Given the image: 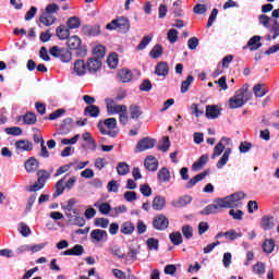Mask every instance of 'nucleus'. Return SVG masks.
<instances>
[{
    "label": "nucleus",
    "mask_w": 279,
    "mask_h": 279,
    "mask_svg": "<svg viewBox=\"0 0 279 279\" xmlns=\"http://www.w3.org/2000/svg\"><path fill=\"white\" fill-rule=\"evenodd\" d=\"M245 198V193L235 192L227 197L219 198L215 204L206 206L201 215H217L220 213L221 208H239L241 206V199Z\"/></svg>",
    "instance_id": "f257e3e1"
},
{
    "label": "nucleus",
    "mask_w": 279,
    "mask_h": 279,
    "mask_svg": "<svg viewBox=\"0 0 279 279\" xmlns=\"http://www.w3.org/2000/svg\"><path fill=\"white\" fill-rule=\"evenodd\" d=\"M252 97L253 94L250 92V85H243L242 88L238 89L234 96L229 99V108H231V110L243 108Z\"/></svg>",
    "instance_id": "f03ea898"
},
{
    "label": "nucleus",
    "mask_w": 279,
    "mask_h": 279,
    "mask_svg": "<svg viewBox=\"0 0 279 279\" xmlns=\"http://www.w3.org/2000/svg\"><path fill=\"white\" fill-rule=\"evenodd\" d=\"M117 128V119L116 118H109L106 119L104 122L99 121L98 122V130L102 134H106L107 136H111V138L117 137L118 132L112 131L116 130Z\"/></svg>",
    "instance_id": "7ed1b4c3"
},
{
    "label": "nucleus",
    "mask_w": 279,
    "mask_h": 279,
    "mask_svg": "<svg viewBox=\"0 0 279 279\" xmlns=\"http://www.w3.org/2000/svg\"><path fill=\"white\" fill-rule=\"evenodd\" d=\"M66 45L69 49L77 51L76 53L80 58H86V56L88 54V50L86 49V47L82 46V38H80V36L77 35L69 37Z\"/></svg>",
    "instance_id": "20e7f679"
},
{
    "label": "nucleus",
    "mask_w": 279,
    "mask_h": 279,
    "mask_svg": "<svg viewBox=\"0 0 279 279\" xmlns=\"http://www.w3.org/2000/svg\"><path fill=\"white\" fill-rule=\"evenodd\" d=\"M120 29L123 34L130 32V20L125 17H118L106 25V29Z\"/></svg>",
    "instance_id": "39448f33"
},
{
    "label": "nucleus",
    "mask_w": 279,
    "mask_h": 279,
    "mask_svg": "<svg viewBox=\"0 0 279 279\" xmlns=\"http://www.w3.org/2000/svg\"><path fill=\"white\" fill-rule=\"evenodd\" d=\"M50 56L53 58H59L61 62H71L73 58V54L69 51V49L60 48L58 46L50 48Z\"/></svg>",
    "instance_id": "423d86ee"
},
{
    "label": "nucleus",
    "mask_w": 279,
    "mask_h": 279,
    "mask_svg": "<svg viewBox=\"0 0 279 279\" xmlns=\"http://www.w3.org/2000/svg\"><path fill=\"white\" fill-rule=\"evenodd\" d=\"M65 216L68 217L69 223L72 226H78L80 228L86 226V220L80 215V210L77 209L73 211H66Z\"/></svg>",
    "instance_id": "0eeeda50"
},
{
    "label": "nucleus",
    "mask_w": 279,
    "mask_h": 279,
    "mask_svg": "<svg viewBox=\"0 0 279 279\" xmlns=\"http://www.w3.org/2000/svg\"><path fill=\"white\" fill-rule=\"evenodd\" d=\"M105 102H106L107 112L109 116L120 114L121 112H124V110H128V106L117 105V102H114V100L110 98H106Z\"/></svg>",
    "instance_id": "6e6552de"
},
{
    "label": "nucleus",
    "mask_w": 279,
    "mask_h": 279,
    "mask_svg": "<svg viewBox=\"0 0 279 279\" xmlns=\"http://www.w3.org/2000/svg\"><path fill=\"white\" fill-rule=\"evenodd\" d=\"M92 243H106L108 241V232L106 230L94 229L90 232Z\"/></svg>",
    "instance_id": "1a4fd4ad"
},
{
    "label": "nucleus",
    "mask_w": 279,
    "mask_h": 279,
    "mask_svg": "<svg viewBox=\"0 0 279 279\" xmlns=\"http://www.w3.org/2000/svg\"><path fill=\"white\" fill-rule=\"evenodd\" d=\"M155 146H156V140L150 137H145L137 143L135 151H146V149H154Z\"/></svg>",
    "instance_id": "9d476101"
},
{
    "label": "nucleus",
    "mask_w": 279,
    "mask_h": 279,
    "mask_svg": "<svg viewBox=\"0 0 279 279\" xmlns=\"http://www.w3.org/2000/svg\"><path fill=\"white\" fill-rule=\"evenodd\" d=\"M153 226L155 230H167L169 228V219L165 215H159L154 219Z\"/></svg>",
    "instance_id": "9b49d317"
},
{
    "label": "nucleus",
    "mask_w": 279,
    "mask_h": 279,
    "mask_svg": "<svg viewBox=\"0 0 279 279\" xmlns=\"http://www.w3.org/2000/svg\"><path fill=\"white\" fill-rule=\"evenodd\" d=\"M221 236H225V239H227V241H236V239H241V236H243V233L242 232H236V230L231 229L227 232L217 233L215 239H221Z\"/></svg>",
    "instance_id": "f8f14e48"
},
{
    "label": "nucleus",
    "mask_w": 279,
    "mask_h": 279,
    "mask_svg": "<svg viewBox=\"0 0 279 279\" xmlns=\"http://www.w3.org/2000/svg\"><path fill=\"white\" fill-rule=\"evenodd\" d=\"M223 143H226L227 145L230 144V138L222 137L220 140V142L215 146L214 153L211 155V158L214 160H215V158H219V156H221V154H223V149H226V145H223Z\"/></svg>",
    "instance_id": "ddd939ff"
},
{
    "label": "nucleus",
    "mask_w": 279,
    "mask_h": 279,
    "mask_svg": "<svg viewBox=\"0 0 279 279\" xmlns=\"http://www.w3.org/2000/svg\"><path fill=\"white\" fill-rule=\"evenodd\" d=\"M15 149L17 151H32V149H34V144L28 140H20L15 142Z\"/></svg>",
    "instance_id": "4468645a"
},
{
    "label": "nucleus",
    "mask_w": 279,
    "mask_h": 279,
    "mask_svg": "<svg viewBox=\"0 0 279 279\" xmlns=\"http://www.w3.org/2000/svg\"><path fill=\"white\" fill-rule=\"evenodd\" d=\"M24 167L27 173H34L40 167V162L36 160V157H31L25 161Z\"/></svg>",
    "instance_id": "2eb2a0df"
},
{
    "label": "nucleus",
    "mask_w": 279,
    "mask_h": 279,
    "mask_svg": "<svg viewBox=\"0 0 279 279\" xmlns=\"http://www.w3.org/2000/svg\"><path fill=\"white\" fill-rule=\"evenodd\" d=\"M193 202V198L189 195L181 196L179 199H174L171 202V206L174 208H184V206H189Z\"/></svg>",
    "instance_id": "dca6fc26"
},
{
    "label": "nucleus",
    "mask_w": 279,
    "mask_h": 279,
    "mask_svg": "<svg viewBox=\"0 0 279 279\" xmlns=\"http://www.w3.org/2000/svg\"><path fill=\"white\" fill-rule=\"evenodd\" d=\"M39 23H41V25H45V27H51V25L56 23V15L44 12L39 16Z\"/></svg>",
    "instance_id": "f3484780"
},
{
    "label": "nucleus",
    "mask_w": 279,
    "mask_h": 279,
    "mask_svg": "<svg viewBox=\"0 0 279 279\" xmlns=\"http://www.w3.org/2000/svg\"><path fill=\"white\" fill-rule=\"evenodd\" d=\"M63 256H82L84 254V246L76 244L72 248L64 251Z\"/></svg>",
    "instance_id": "a211bd4d"
},
{
    "label": "nucleus",
    "mask_w": 279,
    "mask_h": 279,
    "mask_svg": "<svg viewBox=\"0 0 279 279\" xmlns=\"http://www.w3.org/2000/svg\"><path fill=\"white\" fill-rule=\"evenodd\" d=\"M155 73L159 75V77H167V75H169V64H167V62H159L156 65Z\"/></svg>",
    "instance_id": "6ab92c4d"
},
{
    "label": "nucleus",
    "mask_w": 279,
    "mask_h": 279,
    "mask_svg": "<svg viewBox=\"0 0 279 279\" xmlns=\"http://www.w3.org/2000/svg\"><path fill=\"white\" fill-rule=\"evenodd\" d=\"M209 171L205 170L204 172L196 174L194 178H192L187 183H186V189H193V186H195V184H197V182H202V180H204V178H206V175H209Z\"/></svg>",
    "instance_id": "aec40b11"
},
{
    "label": "nucleus",
    "mask_w": 279,
    "mask_h": 279,
    "mask_svg": "<svg viewBox=\"0 0 279 279\" xmlns=\"http://www.w3.org/2000/svg\"><path fill=\"white\" fill-rule=\"evenodd\" d=\"M86 64L89 73H97V71L101 69V62L99 61V59L90 58L88 59Z\"/></svg>",
    "instance_id": "412c9836"
},
{
    "label": "nucleus",
    "mask_w": 279,
    "mask_h": 279,
    "mask_svg": "<svg viewBox=\"0 0 279 279\" xmlns=\"http://www.w3.org/2000/svg\"><path fill=\"white\" fill-rule=\"evenodd\" d=\"M221 114V109H219L217 106H210L208 105L206 107L205 117L208 119H217Z\"/></svg>",
    "instance_id": "4be33fe9"
},
{
    "label": "nucleus",
    "mask_w": 279,
    "mask_h": 279,
    "mask_svg": "<svg viewBox=\"0 0 279 279\" xmlns=\"http://www.w3.org/2000/svg\"><path fill=\"white\" fill-rule=\"evenodd\" d=\"M166 206H167V198L165 196L158 195L153 199L154 210H163Z\"/></svg>",
    "instance_id": "5701e85b"
},
{
    "label": "nucleus",
    "mask_w": 279,
    "mask_h": 279,
    "mask_svg": "<svg viewBox=\"0 0 279 279\" xmlns=\"http://www.w3.org/2000/svg\"><path fill=\"white\" fill-rule=\"evenodd\" d=\"M144 165L148 171H157L158 170V159L154 156L146 157Z\"/></svg>",
    "instance_id": "b1692460"
},
{
    "label": "nucleus",
    "mask_w": 279,
    "mask_h": 279,
    "mask_svg": "<svg viewBox=\"0 0 279 279\" xmlns=\"http://www.w3.org/2000/svg\"><path fill=\"white\" fill-rule=\"evenodd\" d=\"M87 64L84 62V60H76L74 62L73 71L76 75L82 76L84 73H86Z\"/></svg>",
    "instance_id": "393cba45"
},
{
    "label": "nucleus",
    "mask_w": 279,
    "mask_h": 279,
    "mask_svg": "<svg viewBox=\"0 0 279 279\" xmlns=\"http://www.w3.org/2000/svg\"><path fill=\"white\" fill-rule=\"evenodd\" d=\"M247 47H250V51H257V49H260V47H263V44L260 43V36H253L248 40Z\"/></svg>",
    "instance_id": "a878e982"
},
{
    "label": "nucleus",
    "mask_w": 279,
    "mask_h": 279,
    "mask_svg": "<svg viewBox=\"0 0 279 279\" xmlns=\"http://www.w3.org/2000/svg\"><path fill=\"white\" fill-rule=\"evenodd\" d=\"M276 248V241L274 239H266L262 244V250L265 254H271Z\"/></svg>",
    "instance_id": "bb28decb"
},
{
    "label": "nucleus",
    "mask_w": 279,
    "mask_h": 279,
    "mask_svg": "<svg viewBox=\"0 0 279 279\" xmlns=\"http://www.w3.org/2000/svg\"><path fill=\"white\" fill-rule=\"evenodd\" d=\"M230 154H232V149L227 148L222 157L217 162V169H223V167L228 165V160H230Z\"/></svg>",
    "instance_id": "cd10ccee"
},
{
    "label": "nucleus",
    "mask_w": 279,
    "mask_h": 279,
    "mask_svg": "<svg viewBox=\"0 0 279 279\" xmlns=\"http://www.w3.org/2000/svg\"><path fill=\"white\" fill-rule=\"evenodd\" d=\"M119 78L120 82H122L123 84H128V82H132V71L128 70V69H122L119 71Z\"/></svg>",
    "instance_id": "c85d7f7f"
},
{
    "label": "nucleus",
    "mask_w": 279,
    "mask_h": 279,
    "mask_svg": "<svg viewBox=\"0 0 279 279\" xmlns=\"http://www.w3.org/2000/svg\"><path fill=\"white\" fill-rule=\"evenodd\" d=\"M57 36L60 40H69V36H71V31L64 25L57 27Z\"/></svg>",
    "instance_id": "c756f323"
},
{
    "label": "nucleus",
    "mask_w": 279,
    "mask_h": 279,
    "mask_svg": "<svg viewBox=\"0 0 279 279\" xmlns=\"http://www.w3.org/2000/svg\"><path fill=\"white\" fill-rule=\"evenodd\" d=\"M207 162H208V155H203L201 156L199 159L196 160V162L193 163L192 169L194 171H199L201 169H204Z\"/></svg>",
    "instance_id": "7c9ffc66"
},
{
    "label": "nucleus",
    "mask_w": 279,
    "mask_h": 279,
    "mask_svg": "<svg viewBox=\"0 0 279 279\" xmlns=\"http://www.w3.org/2000/svg\"><path fill=\"white\" fill-rule=\"evenodd\" d=\"M134 230V223H132L131 221H125L120 227V232L126 235L133 234Z\"/></svg>",
    "instance_id": "2f4dec72"
},
{
    "label": "nucleus",
    "mask_w": 279,
    "mask_h": 279,
    "mask_svg": "<svg viewBox=\"0 0 279 279\" xmlns=\"http://www.w3.org/2000/svg\"><path fill=\"white\" fill-rule=\"evenodd\" d=\"M158 180L159 182H169L171 180V172L169 168H161L158 171Z\"/></svg>",
    "instance_id": "473e14b6"
},
{
    "label": "nucleus",
    "mask_w": 279,
    "mask_h": 279,
    "mask_svg": "<svg viewBox=\"0 0 279 279\" xmlns=\"http://www.w3.org/2000/svg\"><path fill=\"white\" fill-rule=\"evenodd\" d=\"M253 93L255 97H265L267 95V88H265V84L258 83L254 85Z\"/></svg>",
    "instance_id": "72a5a7b5"
},
{
    "label": "nucleus",
    "mask_w": 279,
    "mask_h": 279,
    "mask_svg": "<svg viewBox=\"0 0 279 279\" xmlns=\"http://www.w3.org/2000/svg\"><path fill=\"white\" fill-rule=\"evenodd\" d=\"M163 51L165 50L162 49V46H160V44H157L150 50L149 56L153 60H158V58L162 56Z\"/></svg>",
    "instance_id": "f704fd0d"
},
{
    "label": "nucleus",
    "mask_w": 279,
    "mask_h": 279,
    "mask_svg": "<svg viewBox=\"0 0 279 279\" xmlns=\"http://www.w3.org/2000/svg\"><path fill=\"white\" fill-rule=\"evenodd\" d=\"M129 112H130L131 119H134V120L141 119V114H143V110H141V107L136 105L130 106Z\"/></svg>",
    "instance_id": "c9c22d12"
},
{
    "label": "nucleus",
    "mask_w": 279,
    "mask_h": 279,
    "mask_svg": "<svg viewBox=\"0 0 279 279\" xmlns=\"http://www.w3.org/2000/svg\"><path fill=\"white\" fill-rule=\"evenodd\" d=\"M190 110H191L192 114H194V117H196L197 119H199V117L204 116V107H202V105L192 104L190 107Z\"/></svg>",
    "instance_id": "e433bc0d"
},
{
    "label": "nucleus",
    "mask_w": 279,
    "mask_h": 279,
    "mask_svg": "<svg viewBox=\"0 0 279 279\" xmlns=\"http://www.w3.org/2000/svg\"><path fill=\"white\" fill-rule=\"evenodd\" d=\"M262 228L263 230H271L274 228V217L264 216L262 218Z\"/></svg>",
    "instance_id": "4c0bfd02"
},
{
    "label": "nucleus",
    "mask_w": 279,
    "mask_h": 279,
    "mask_svg": "<svg viewBox=\"0 0 279 279\" xmlns=\"http://www.w3.org/2000/svg\"><path fill=\"white\" fill-rule=\"evenodd\" d=\"M193 82H195V77H193V75H189L186 80L181 83V93H189V88Z\"/></svg>",
    "instance_id": "58836bf2"
},
{
    "label": "nucleus",
    "mask_w": 279,
    "mask_h": 279,
    "mask_svg": "<svg viewBox=\"0 0 279 279\" xmlns=\"http://www.w3.org/2000/svg\"><path fill=\"white\" fill-rule=\"evenodd\" d=\"M117 173L120 175H128L130 173V165H128V162H119Z\"/></svg>",
    "instance_id": "ea45409f"
},
{
    "label": "nucleus",
    "mask_w": 279,
    "mask_h": 279,
    "mask_svg": "<svg viewBox=\"0 0 279 279\" xmlns=\"http://www.w3.org/2000/svg\"><path fill=\"white\" fill-rule=\"evenodd\" d=\"M43 189H45V183L37 180L33 185L27 186L26 191H28V193H36L43 191Z\"/></svg>",
    "instance_id": "a19ab883"
},
{
    "label": "nucleus",
    "mask_w": 279,
    "mask_h": 279,
    "mask_svg": "<svg viewBox=\"0 0 279 279\" xmlns=\"http://www.w3.org/2000/svg\"><path fill=\"white\" fill-rule=\"evenodd\" d=\"M169 239L173 245H182V233L180 232H172L169 235Z\"/></svg>",
    "instance_id": "79ce46f5"
},
{
    "label": "nucleus",
    "mask_w": 279,
    "mask_h": 279,
    "mask_svg": "<svg viewBox=\"0 0 279 279\" xmlns=\"http://www.w3.org/2000/svg\"><path fill=\"white\" fill-rule=\"evenodd\" d=\"M66 25L69 29H77L82 23L80 22V17L72 16L68 20Z\"/></svg>",
    "instance_id": "37998d69"
},
{
    "label": "nucleus",
    "mask_w": 279,
    "mask_h": 279,
    "mask_svg": "<svg viewBox=\"0 0 279 279\" xmlns=\"http://www.w3.org/2000/svg\"><path fill=\"white\" fill-rule=\"evenodd\" d=\"M121 184H119V181L117 180H111L107 184V191L108 193H119Z\"/></svg>",
    "instance_id": "c03bdc74"
},
{
    "label": "nucleus",
    "mask_w": 279,
    "mask_h": 279,
    "mask_svg": "<svg viewBox=\"0 0 279 279\" xmlns=\"http://www.w3.org/2000/svg\"><path fill=\"white\" fill-rule=\"evenodd\" d=\"M85 114H89V117L97 118L99 117V107L89 105L85 108Z\"/></svg>",
    "instance_id": "a18cd8bd"
},
{
    "label": "nucleus",
    "mask_w": 279,
    "mask_h": 279,
    "mask_svg": "<svg viewBox=\"0 0 279 279\" xmlns=\"http://www.w3.org/2000/svg\"><path fill=\"white\" fill-rule=\"evenodd\" d=\"M20 234H22V236H29V234H32V229H29V226L25 225V222H21L19 225V228H17Z\"/></svg>",
    "instance_id": "49530a36"
},
{
    "label": "nucleus",
    "mask_w": 279,
    "mask_h": 279,
    "mask_svg": "<svg viewBox=\"0 0 279 279\" xmlns=\"http://www.w3.org/2000/svg\"><path fill=\"white\" fill-rule=\"evenodd\" d=\"M23 121L26 125H34V123H36L37 119H36V114L34 112H27L24 117H23Z\"/></svg>",
    "instance_id": "de8ad7c7"
},
{
    "label": "nucleus",
    "mask_w": 279,
    "mask_h": 279,
    "mask_svg": "<svg viewBox=\"0 0 279 279\" xmlns=\"http://www.w3.org/2000/svg\"><path fill=\"white\" fill-rule=\"evenodd\" d=\"M93 54L97 59L104 58V56H106V47H104L101 45H98V46L94 47Z\"/></svg>",
    "instance_id": "09e8293b"
},
{
    "label": "nucleus",
    "mask_w": 279,
    "mask_h": 279,
    "mask_svg": "<svg viewBox=\"0 0 279 279\" xmlns=\"http://www.w3.org/2000/svg\"><path fill=\"white\" fill-rule=\"evenodd\" d=\"M94 206L96 208L98 207V210H99V213H101V215H108L110 213V210H112V207L108 203H102L100 205H98L96 203Z\"/></svg>",
    "instance_id": "8fccbe9b"
},
{
    "label": "nucleus",
    "mask_w": 279,
    "mask_h": 279,
    "mask_svg": "<svg viewBox=\"0 0 279 279\" xmlns=\"http://www.w3.org/2000/svg\"><path fill=\"white\" fill-rule=\"evenodd\" d=\"M44 12H46L47 14H50V15L58 14V12H60V5H58L56 3H50L46 7Z\"/></svg>",
    "instance_id": "3c124183"
},
{
    "label": "nucleus",
    "mask_w": 279,
    "mask_h": 279,
    "mask_svg": "<svg viewBox=\"0 0 279 279\" xmlns=\"http://www.w3.org/2000/svg\"><path fill=\"white\" fill-rule=\"evenodd\" d=\"M50 174L46 170H38L37 171V181L47 184V180H49Z\"/></svg>",
    "instance_id": "603ef678"
},
{
    "label": "nucleus",
    "mask_w": 279,
    "mask_h": 279,
    "mask_svg": "<svg viewBox=\"0 0 279 279\" xmlns=\"http://www.w3.org/2000/svg\"><path fill=\"white\" fill-rule=\"evenodd\" d=\"M107 63L110 66V69H117V64H119V57L117 53H112L108 57Z\"/></svg>",
    "instance_id": "864d4df0"
},
{
    "label": "nucleus",
    "mask_w": 279,
    "mask_h": 279,
    "mask_svg": "<svg viewBox=\"0 0 279 279\" xmlns=\"http://www.w3.org/2000/svg\"><path fill=\"white\" fill-rule=\"evenodd\" d=\"M169 147H171V142H169V137H163L162 141L158 144V149L160 151H168Z\"/></svg>",
    "instance_id": "5fc2aeb1"
},
{
    "label": "nucleus",
    "mask_w": 279,
    "mask_h": 279,
    "mask_svg": "<svg viewBox=\"0 0 279 279\" xmlns=\"http://www.w3.org/2000/svg\"><path fill=\"white\" fill-rule=\"evenodd\" d=\"M64 189H66L64 186V179H61L56 183V194H53L54 197H58V195H62V193H64Z\"/></svg>",
    "instance_id": "6e6d98bb"
},
{
    "label": "nucleus",
    "mask_w": 279,
    "mask_h": 279,
    "mask_svg": "<svg viewBox=\"0 0 279 279\" xmlns=\"http://www.w3.org/2000/svg\"><path fill=\"white\" fill-rule=\"evenodd\" d=\"M151 36L146 35L144 36V38L142 39V41L138 44L137 49L138 51H143V49L147 48V45H149L151 43Z\"/></svg>",
    "instance_id": "4d7b16f0"
},
{
    "label": "nucleus",
    "mask_w": 279,
    "mask_h": 279,
    "mask_svg": "<svg viewBox=\"0 0 279 279\" xmlns=\"http://www.w3.org/2000/svg\"><path fill=\"white\" fill-rule=\"evenodd\" d=\"M140 193H142V195H144V197H149V196H151V187L147 183L141 184Z\"/></svg>",
    "instance_id": "13d9d810"
},
{
    "label": "nucleus",
    "mask_w": 279,
    "mask_h": 279,
    "mask_svg": "<svg viewBox=\"0 0 279 279\" xmlns=\"http://www.w3.org/2000/svg\"><path fill=\"white\" fill-rule=\"evenodd\" d=\"M182 234L185 236L187 240L193 239V227L185 225L182 227Z\"/></svg>",
    "instance_id": "bf43d9fd"
},
{
    "label": "nucleus",
    "mask_w": 279,
    "mask_h": 279,
    "mask_svg": "<svg viewBox=\"0 0 279 279\" xmlns=\"http://www.w3.org/2000/svg\"><path fill=\"white\" fill-rule=\"evenodd\" d=\"M95 226H97L98 228H108V226H110V220H108V218H96L95 219Z\"/></svg>",
    "instance_id": "052dcab7"
},
{
    "label": "nucleus",
    "mask_w": 279,
    "mask_h": 279,
    "mask_svg": "<svg viewBox=\"0 0 279 279\" xmlns=\"http://www.w3.org/2000/svg\"><path fill=\"white\" fill-rule=\"evenodd\" d=\"M167 38L169 40V43H171L173 45V43H178V31L175 28H171L168 32Z\"/></svg>",
    "instance_id": "680f3d73"
},
{
    "label": "nucleus",
    "mask_w": 279,
    "mask_h": 279,
    "mask_svg": "<svg viewBox=\"0 0 279 279\" xmlns=\"http://www.w3.org/2000/svg\"><path fill=\"white\" fill-rule=\"evenodd\" d=\"M71 167H73V162L61 166L54 173V178H58V177L62 175L63 173H66V171H69V169H71Z\"/></svg>",
    "instance_id": "e2e57ef3"
},
{
    "label": "nucleus",
    "mask_w": 279,
    "mask_h": 279,
    "mask_svg": "<svg viewBox=\"0 0 279 279\" xmlns=\"http://www.w3.org/2000/svg\"><path fill=\"white\" fill-rule=\"evenodd\" d=\"M80 141V134L74 135L72 138L61 140L62 145H75Z\"/></svg>",
    "instance_id": "0e129e2a"
},
{
    "label": "nucleus",
    "mask_w": 279,
    "mask_h": 279,
    "mask_svg": "<svg viewBox=\"0 0 279 279\" xmlns=\"http://www.w3.org/2000/svg\"><path fill=\"white\" fill-rule=\"evenodd\" d=\"M253 272L259 276L265 274V265L260 262L257 263L256 265L253 266Z\"/></svg>",
    "instance_id": "69168bd1"
},
{
    "label": "nucleus",
    "mask_w": 279,
    "mask_h": 279,
    "mask_svg": "<svg viewBox=\"0 0 279 279\" xmlns=\"http://www.w3.org/2000/svg\"><path fill=\"white\" fill-rule=\"evenodd\" d=\"M124 199L125 202H136L137 199L136 192L126 191L124 193Z\"/></svg>",
    "instance_id": "338daca9"
},
{
    "label": "nucleus",
    "mask_w": 279,
    "mask_h": 279,
    "mask_svg": "<svg viewBox=\"0 0 279 279\" xmlns=\"http://www.w3.org/2000/svg\"><path fill=\"white\" fill-rule=\"evenodd\" d=\"M147 246L149 250H155L157 252L158 250V240L154 239V238H149L147 240Z\"/></svg>",
    "instance_id": "774afa93"
}]
</instances>
